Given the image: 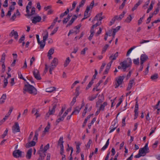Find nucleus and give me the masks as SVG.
Listing matches in <instances>:
<instances>
[{
  "mask_svg": "<svg viewBox=\"0 0 160 160\" xmlns=\"http://www.w3.org/2000/svg\"><path fill=\"white\" fill-rule=\"evenodd\" d=\"M107 105V103L106 102H104L102 104H101L100 106V108L102 110H103L104 109V107Z\"/></svg>",
  "mask_w": 160,
  "mask_h": 160,
  "instance_id": "nucleus-45",
  "label": "nucleus"
},
{
  "mask_svg": "<svg viewBox=\"0 0 160 160\" xmlns=\"http://www.w3.org/2000/svg\"><path fill=\"white\" fill-rule=\"evenodd\" d=\"M56 88L55 87H51L46 89V92H51L55 90Z\"/></svg>",
  "mask_w": 160,
  "mask_h": 160,
  "instance_id": "nucleus-31",
  "label": "nucleus"
},
{
  "mask_svg": "<svg viewBox=\"0 0 160 160\" xmlns=\"http://www.w3.org/2000/svg\"><path fill=\"white\" fill-rule=\"evenodd\" d=\"M54 52V49L53 48H51L48 51V54L52 55Z\"/></svg>",
  "mask_w": 160,
  "mask_h": 160,
  "instance_id": "nucleus-58",
  "label": "nucleus"
},
{
  "mask_svg": "<svg viewBox=\"0 0 160 160\" xmlns=\"http://www.w3.org/2000/svg\"><path fill=\"white\" fill-rule=\"evenodd\" d=\"M8 131V130L7 128L4 131L3 134L2 136V138H4L5 136L7 135Z\"/></svg>",
  "mask_w": 160,
  "mask_h": 160,
  "instance_id": "nucleus-59",
  "label": "nucleus"
},
{
  "mask_svg": "<svg viewBox=\"0 0 160 160\" xmlns=\"http://www.w3.org/2000/svg\"><path fill=\"white\" fill-rule=\"evenodd\" d=\"M119 102L116 105V108H118V107L122 103V98H120L119 99Z\"/></svg>",
  "mask_w": 160,
  "mask_h": 160,
  "instance_id": "nucleus-62",
  "label": "nucleus"
},
{
  "mask_svg": "<svg viewBox=\"0 0 160 160\" xmlns=\"http://www.w3.org/2000/svg\"><path fill=\"white\" fill-rule=\"evenodd\" d=\"M86 0H82L81 2H80L79 6H80V7H82L86 1Z\"/></svg>",
  "mask_w": 160,
  "mask_h": 160,
  "instance_id": "nucleus-60",
  "label": "nucleus"
},
{
  "mask_svg": "<svg viewBox=\"0 0 160 160\" xmlns=\"http://www.w3.org/2000/svg\"><path fill=\"white\" fill-rule=\"evenodd\" d=\"M70 62V60L69 58L68 57L66 58V59L65 60V61L64 62V67H67L68 65L69 64Z\"/></svg>",
  "mask_w": 160,
  "mask_h": 160,
  "instance_id": "nucleus-34",
  "label": "nucleus"
},
{
  "mask_svg": "<svg viewBox=\"0 0 160 160\" xmlns=\"http://www.w3.org/2000/svg\"><path fill=\"white\" fill-rule=\"evenodd\" d=\"M77 16L76 15H74L70 21L68 22V23L66 27H68L70 26L74 22L75 20L77 19Z\"/></svg>",
  "mask_w": 160,
  "mask_h": 160,
  "instance_id": "nucleus-16",
  "label": "nucleus"
},
{
  "mask_svg": "<svg viewBox=\"0 0 160 160\" xmlns=\"http://www.w3.org/2000/svg\"><path fill=\"white\" fill-rule=\"evenodd\" d=\"M11 34H12V36H14V38L16 39H17L18 38V32L17 31H15L14 30H13L11 32Z\"/></svg>",
  "mask_w": 160,
  "mask_h": 160,
  "instance_id": "nucleus-23",
  "label": "nucleus"
},
{
  "mask_svg": "<svg viewBox=\"0 0 160 160\" xmlns=\"http://www.w3.org/2000/svg\"><path fill=\"white\" fill-rule=\"evenodd\" d=\"M33 73L35 78L36 79L38 80H40L41 79L39 72L38 70L34 69L33 71Z\"/></svg>",
  "mask_w": 160,
  "mask_h": 160,
  "instance_id": "nucleus-6",
  "label": "nucleus"
},
{
  "mask_svg": "<svg viewBox=\"0 0 160 160\" xmlns=\"http://www.w3.org/2000/svg\"><path fill=\"white\" fill-rule=\"evenodd\" d=\"M81 109V108H80L79 106L76 107L74 108V111L72 112V115H76L78 114L80 111Z\"/></svg>",
  "mask_w": 160,
  "mask_h": 160,
  "instance_id": "nucleus-18",
  "label": "nucleus"
},
{
  "mask_svg": "<svg viewBox=\"0 0 160 160\" xmlns=\"http://www.w3.org/2000/svg\"><path fill=\"white\" fill-rule=\"evenodd\" d=\"M88 50V48H85L84 49H83L81 52V54H83L85 55V54L86 51Z\"/></svg>",
  "mask_w": 160,
  "mask_h": 160,
  "instance_id": "nucleus-64",
  "label": "nucleus"
},
{
  "mask_svg": "<svg viewBox=\"0 0 160 160\" xmlns=\"http://www.w3.org/2000/svg\"><path fill=\"white\" fill-rule=\"evenodd\" d=\"M81 26V25H79L76 26L74 28V29H77V31L74 30H70L68 34V36H69L70 35V34L72 33H75L76 34H77L79 32V29Z\"/></svg>",
  "mask_w": 160,
  "mask_h": 160,
  "instance_id": "nucleus-8",
  "label": "nucleus"
},
{
  "mask_svg": "<svg viewBox=\"0 0 160 160\" xmlns=\"http://www.w3.org/2000/svg\"><path fill=\"white\" fill-rule=\"evenodd\" d=\"M67 114L66 112H64L63 114L61 116H58V120H63L64 118L66 117Z\"/></svg>",
  "mask_w": 160,
  "mask_h": 160,
  "instance_id": "nucleus-33",
  "label": "nucleus"
},
{
  "mask_svg": "<svg viewBox=\"0 0 160 160\" xmlns=\"http://www.w3.org/2000/svg\"><path fill=\"white\" fill-rule=\"evenodd\" d=\"M98 95V94H97V95H95L94 96L89 97L88 98V99L90 101H93V100L97 98Z\"/></svg>",
  "mask_w": 160,
  "mask_h": 160,
  "instance_id": "nucleus-49",
  "label": "nucleus"
},
{
  "mask_svg": "<svg viewBox=\"0 0 160 160\" xmlns=\"http://www.w3.org/2000/svg\"><path fill=\"white\" fill-rule=\"evenodd\" d=\"M124 72L125 71L126 69L129 67V64H128L126 61H124L120 63Z\"/></svg>",
  "mask_w": 160,
  "mask_h": 160,
  "instance_id": "nucleus-11",
  "label": "nucleus"
},
{
  "mask_svg": "<svg viewBox=\"0 0 160 160\" xmlns=\"http://www.w3.org/2000/svg\"><path fill=\"white\" fill-rule=\"evenodd\" d=\"M12 132L14 133L20 132V127L18 122L15 123L14 125L12 127Z\"/></svg>",
  "mask_w": 160,
  "mask_h": 160,
  "instance_id": "nucleus-4",
  "label": "nucleus"
},
{
  "mask_svg": "<svg viewBox=\"0 0 160 160\" xmlns=\"http://www.w3.org/2000/svg\"><path fill=\"white\" fill-rule=\"evenodd\" d=\"M118 52H116V53L114 54H112L109 57V59H111V61H112V62L113 60H116L118 56Z\"/></svg>",
  "mask_w": 160,
  "mask_h": 160,
  "instance_id": "nucleus-15",
  "label": "nucleus"
},
{
  "mask_svg": "<svg viewBox=\"0 0 160 160\" xmlns=\"http://www.w3.org/2000/svg\"><path fill=\"white\" fill-rule=\"evenodd\" d=\"M158 77V75L157 73H155L152 75L151 77V79L152 81H156Z\"/></svg>",
  "mask_w": 160,
  "mask_h": 160,
  "instance_id": "nucleus-29",
  "label": "nucleus"
},
{
  "mask_svg": "<svg viewBox=\"0 0 160 160\" xmlns=\"http://www.w3.org/2000/svg\"><path fill=\"white\" fill-rule=\"evenodd\" d=\"M150 0H148V1L146 2L145 4L143 6V8L144 9H146L147 8V6L150 3Z\"/></svg>",
  "mask_w": 160,
  "mask_h": 160,
  "instance_id": "nucleus-48",
  "label": "nucleus"
},
{
  "mask_svg": "<svg viewBox=\"0 0 160 160\" xmlns=\"http://www.w3.org/2000/svg\"><path fill=\"white\" fill-rule=\"evenodd\" d=\"M25 39V35H22L21 38L19 39L18 42L19 43L22 42V41H24Z\"/></svg>",
  "mask_w": 160,
  "mask_h": 160,
  "instance_id": "nucleus-55",
  "label": "nucleus"
},
{
  "mask_svg": "<svg viewBox=\"0 0 160 160\" xmlns=\"http://www.w3.org/2000/svg\"><path fill=\"white\" fill-rule=\"evenodd\" d=\"M88 104H86V107L84 109L83 111V112L82 114V117H84L85 116L86 114L87 113V110L88 109Z\"/></svg>",
  "mask_w": 160,
  "mask_h": 160,
  "instance_id": "nucleus-41",
  "label": "nucleus"
},
{
  "mask_svg": "<svg viewBox=\"0 0 160 160\" xmlns=\"http://www.w3.org/2000/svg\"><path fill=\"white\" fill-rule=\"evenodd\" d=\"M32 149V148L29 149L27 151L26 157L27 159H30L31 158Z\"/></svg>",
  "mask_w": 160,
  "mask_h": 160,
  "instance_id": "nucleus-17",
  "label": "nucleus"
},
{
  "mask_svg": "<svg viewBox=\"0 0 160 160\" xmlns=\"http://www.w3.org/2000/svg\"><path fill=\"white\" fill-rule=\"evenodd\" d=\"M138 102L137 101L136 102V104H135V106L134 109V119H136L137 118L138 116Z\"/></svg>",
  "mask_w": 160,
  "mask_h": 160,
  "instance_id": "nucleus-12",
  "label": "nucleus"
},
{
  "mask_svg": "<svg viewBox=\"0 0 160 160\" xmlns=\"http://www.w3.org/2000/svg\"><path fill=\"white\" fill-rule=\"evenodd\" d=\"M41 18L40 16H36L34 17L32 19V23L34 24H36L37 22H40L41 20Z\"/></svg>",
  "mask_w": 160,
  "mask_h": 160,
  "instance_id": "nucleus-14",
  "label": "nucleus"
},
{
  "mask_svg": "<svg viewBox=\"0 0 160 160\" xmlns=\"http://www.w3.org/2000/svg\"><path fill=\"white\" fill-rule=\"evenodd\" d=\"M58 28V27H57L55 28L54 30H53L52 32L50 34L51 36H52L54 34H55L57 31Z\"/></svg>",
  "mask_w": 160,
  "mask_h": 160,
  "instance_id": "nucleus-46",
  "label": "nucleus"
},
{
  "mask_svg": "<svg viewBox=\"0 0 160 160\" xmlns=\"http://www.w3.org/2000/svg\"><path fill=\"white\" fill-rule=\"evenodd\" d=\"M132 19V18L131 15H129L125 20L124 22L127 23H130Z\"/></svg>",
  "mask_w": 160,
  "mask_h": 160,
  "instance_id": "nucleus-32",
  "label": "nucleus"
},
{
  "mask_svg": "<svg viewBox=\"0 0 160 160\" xmlns=\"http://www.w3.org/2000/svg\"><path fill=\"white\" fill-rule=\"evenodd\" d=\"M125 78V76H119L117 80V83H118V85H117L115 87V88H118L120 85L122 83V82L123 81V80Z\"/></svg>",
  "mask_w": 160,
  "mask_h": 160,
  "instance_id": "nucleus-9",
  "label": "nucleus"
},
{
  "mask_svg": "<svg viewBox=\"0 0 160 160\" xmlns=\"http://www.w3.org/2000/svg\"><path fill=\"white\" fill-rule=\"evenodd\" d=\"M145 17V15H144L141 18H140L138 21V25H140L142 22L143 20Z\"/></svg>",
  "mask_w": 160,
  "mask_h": 160,
  "instance_id": "nucleus-43",
  "label": "nucleus"
},
{
  "mask_svg": "<svg viewBox=\"0 0 160 160\" xmlns=\"http://www.w3.org/2000/svg\"><path fill=\"white\" fill-rule=\"evenodd\" d=\"M117 127V125L115 127H114L113 124L110 127V128L111 129V130L109 131V133H111L113 132L116 129Z\"/></svg>",
  "mask_w": 160,
  "mask_h": 160,
  "instance_id": "nucleus-38",
  "label": "nucleus"
},
{
  "mask_svg": "<svg viewBox=\"0 0 160 160\" xmlns=\"http://www.w3.org/2000/svg\"><path fill=\"white\" fill-rule=\"evenodd\" d=\"M6 54L4 52H3L1 58L0 60V62L2 63H4L5 59Z\"/></svg>",
  "mask_w": 160,
  "mask_h": 160,
  "instance_id": "nucleus-35",
  "label": "nucleus"
},
{
  "mask_svg": "<svg viewBox=\"0 0 160 160\" xmlns=\"http://www.w3.org/2000/svg\"><path fill=\"white\" fill-rule=\"evenodd\" d=\"M109 140L110 139L109 138L107 140L104 146L101 149V151H104L108 147L109 143Z\"/></svg>",
  "mask_w": 160,
  "mask_h": 160,
  "instance_id": "nucleus-26",
  "label": "nucleus"
},
{
  "mask_svg": "<svg viewBox=\"0 0 160 160\" xmlns=\"http://www.w3.org/2000/svg\"><path fill=\"white\" fill-rule=\"evenodd\" d=\"M22 152L19 150H15L13 152V155L14 158H18L22 157Z\"/></svg>",
  "mask_w": 160,
  "mask_h": 160,
  "instance_id": "nucleus-5",
  "label": "nucleus"
},
{
  "mask_svg": "<svg viewBox=\"0 0 160 160\" xmlns=\"http://www.w3.org/2000/svg\"><path fill=\"white\" fill-rule=\"evenodd\" d=\"M49 145L48 143L44 147L43 150V153H45L49 149Z\"/></svg>",
  "mask_w": 160,
  "mask_h": 160,
  "instance_id": "nucleus-39",
  "label": "nucleus"
},
{
  "mask_svg": "<svg viewBox=\"0 0 160 160\" xmlns=\"http://www.w3.org/2000/svg\"><path fill=\"white\" fill-rule=\"evenodd\" d=\"M52 108H49L48 112L45 115V118L47 119L51 115H53L55 112V110L56 108L57 105L56 104H52Z\"/></svg>",
  "mask_w": 160,
  "mask_h": 160,
  "instance_id": "nucleus-2",
  "label": "nucleus"
},
{
  "mask_svg": "<svg viewBox=\"0 0 160 160\" xmlns=\"http://www.w3.org/2000/svg\"><path fill=\"white\" fill-rule=\"evenodd\" d=\"M160 10V7L159 6H158L157 8H156L154 11L153 12V13L155 15H156L159 12Z\"/></svg>",
  "mask_w": 160,
  "mask_h": 160,
  "instance_id": "nucleus-50",
  "label": "nucleus"
},
{
  "mask_svg": "<svg viewBox=\"0 0 160 160\" xmlns=\"http://www.w3.org/2000/svg\"><path fill=\"white\" fill-rule=\"evenodd\" d=\"M77 98V97H76V96L75 97H74V98H73L72 101V102H71V103H70V105L71 106H73L74 104L76 102V99Z\"/></svg>",
  "mask_w": 160,
  "mask_h": 160,
  "instance_id": "nucleus-53",
  "label": "nucleus"
},
{
  "mask_svg": "<svg viewBox=\"0 0 160 160\" xmlns=\"http://www.w3.org/2000/svg\"><path fill=\"white\" fill-rule=\"evenodd\" d=\"M50 124L49 122H48V125L44 129V130L43 131L44 132H48V130L50 128Z\"/></svg>",
  "mask_w": 160,
  "mask_h": 160,
  "instance_id": "nucleus-36",
  "label": "nucleus"
},
{
  "mask_svg": "<svg viewBox=\"0 0 160 160\" xmlns=\"http://www.w3.org/2000/svg\"><path fill=\"white\" fill-rule=\"evenodd\" d=\"M35 8L33 7L32 8L31 12V13L30 14L28 15L29 16H31L33 15L35 13Z\"/></svg>",
  "mask_w": 160,
  "mask_h": 160,
  "instance_id": "nucleus-54",
  "label": "nucleus"
},
{
  "mask_svg": "<svg viewBox=\"0 0 160 160\" xmlns=\"http://www.w3.org/2000/svg\"><path fill=\"white\" fill-rule=\"evenodd\" d=\"M92 143V141L91 139H90L87 143V144L86 145V147L88 148H89L90 145L91 143Z\"/></svg>",
  "mask_w": 160,
  "mask_h": 160,
  "instance_id": "nucleus-61",
  "label": "nucleus"
},
{
  "mask_svg": "<svg viewBox=\"0 0 160 160\" xmlns=\"http://www.w3.org/2000/svg\"><path fill=\"white\" fill-rule=\"evenodd\" d=\"M136 47L135 46H133L130 49H129V50L127 52L126 55L127 56H129L130 54L131 53L132 51Z\"/></svg>",
  "mask_w": 160,
  "mask_h": 160,
  "instance_id": "nucleus-40",
  "label": "nucleus"
},
{
  "mask_svg": "<svg viewBox=\"0 0 160 160\" xmlns=\"http://www.w3.org/2000/svg\"><path fill=\"white\" fill-rule=\"evenodd\" d=\"M112 63V61H110V62H109L107 64V65L106 66V68H108L109 69H110V68L111 66V64Z\"/></svg>",
  "mask_w": 160,
  "mask_h": 160,
  "instance_id": "nucleus-63",
  "label": "nucleus"
},
{
  "mask_svg": "<svg viewBox=\"0 0 160 160\" xmlns=\"http://www.w3.org/2000/svg\"><path fill=\"white\" fill-rule=\"evenodd\" d=\"M38 153L39 155L37 160H43L45 158V157L46 156V154L45 153H43L41 152H38Z\"/></svg>",
  "mask_w": 160,
  "mask_h": 160,
  "instance_id": "nucleus-20",
  "label": "nucleus"
},
{
  "mask_svg": "<svg viewBox=\"0 0 160 160\" xmlns=\"http://www.w3.org/2000/svg\"><path fill=\"white\" fill-rule=\"evenodd\" d=\"M142 2V1L141 0H139L138 2L136 3L134 6V7L132 8V11H134V10H136L138 7L141 4Z\"/></svg>",
  "mask_w": 160,
  "mask_h": 160,
  "instance_id": "nucleus-19",
  "label": "nucleus"
},
{
  "mask_svg": "<svg viewBox=\"0 0 160 160\" xmlns=\"http://www.w3.org/2000/svg\"><path fill=\"white\" fill-rule=\"evenodd\" d=\"M69 12V9L68 8L67 9L66 11H65L63 13H62L60 16V18H62L64 16H66Z\"/></svg>",
  "mask_w": 160,
  "mask_h": 160,
  "instance_id": "nucleus-30",
  "label": "nucleus"
},
{
  "mask_svg": "<svg viewBox=\"0 0 160 160\" xmlns=\"http://www.w3.org/2000/svg\"><path fill=\"white\" fill-rule=\"evenodd\" d=\"M89 11V9L88 8H86V10L84 12V16L85 17H89V16H88V13Z\"/></svg>",
  "mask_w": 160,
  "mask_h": 160,
  "instance_id": "nucleus-52",
  "label": "nucleus"
},
{
  "mask_svg": "<svg viewBox=\"0 0 160 160\" xmlns=\"http://www.w3.org/2000/svg\"><path fill=\"white\" fill-rule=\"evenodd\" d=\"M39 44L40 45V49H42L43 48L45 45V42L42 40L41 41H39V42H38Z\"/></svg>",
  "mask_w": 160,
  "mask_h": 160,
  "instance_id": "nucleus-27",
  "label": "nucleus"
},
{
  "mask_svg": "<svg viewBox=\"0 0 160 160\" xmlns=\"http://www.w3.org/2000/svg\"><path fill=\"white\" fill-rule=\"evenodd\" d=\"M27 84H25L23 89V93H25L26 92L33 95H36L37 93V89L33 86L30 84L28 82H26Z\"/></svg>",
  "mask_w": 160,
  "mask_h": 160,
  "instance_id": "nucleus-1",
  "label": "nucleus"
},
{
  "mask_svg": "<svg viewBox=\"0 0 160 160\" xmlns=\"http://www.w3.org/2000/svg\"><path fill=\"white\" fill-rule=\"evenodd\" d=\"M102 12H101L100 13H99V14H97L96 16L94 18V20H98V18H100V17L102 16Z\"/></svg>",
  "mask_w": 160,
  "mask_h": 160,
  "instance_id": "nucleus-44",
  "label": "nucleus"
},
{
  "mask_svg": "<svg viewBox=\"0 0 160 160\" xmlns=\"http://www.w3.org/2000/svg\"><path fill=\"white\" fill-rule=\"evenodd\" d=\"M79 89H80V87H77L76 89L75 94H76V97H77L79 95Z\"/></svg>",
  "mask_w": 160,
  "mask_h": 160,
  "instance_id": "nucleus-51",
  "label": "nucleus"
},
{
  "mask_svg": "<svg viewBox=\"0 0 160 160\" xmlns=\"http://www.w3.org/2000/svg\"><path fill=\"white\" fill-rule=\"evenodd\" d=\"M75 143H76V149L77 151H76V153L78 154L80 152V146L81 145V143L79 142H78L77 143L76 142H75Z\"/></svg>",
  "mask_w": 160,
  "mask_h": 160,
  "instance_id": "nucleus-25",
  "label": "nucleus"
},
{
  "mask_svg": "<svg viewBox=\"0 0 160 160\" xmlns=\"http://www.w3.org/2000/svg\"><path fill=\"white\" fill-rule=\"evenodd\" d=\"M63 137H60L58 142V145L60 146V151H64L63 146L64 141H63Z\"/></svg>",
  "mask_w": 160,
  "mask_h": 160,
  "instance_id": "nucleus-10",
  "label": "nucleus"
},
{
  "mask_svg": "<svg viewBox=\"0 0 160 160\" xmlns=\"http://www.w3.org/2000/svg\"><path fill=\"white\" fill-rule=\"evenodd\" d=\"M58 64V59L57 58H55L51 62L50 67L55 68Z\"/></svg>",
  "mask_w": 160,
  "mask_h": 160,
  "instance_id": "nucleus-7",
  "label": "nucleus"
},
{
  "mask_svg": "<svg viewBox=\"0 0 160 160\" xmlns=\"http://www.w3.org/2000/svg\"><path fill=\"white\" fill-rule=\"evenodd\" d=\"M139 152L142 156L145 155L146 154L149 152V149L148 147V144L146 143L144 147L139 149Z\"/></svg>",
  "mask_w": 160,
  "mask_h": 160,
  "instance_id": "nucleus-3",
  "label": "nucleus"
},
{
  "mask_svg": "<svg viewBox=\"0 0 160 160\" xmlns=\"http://www.w3.org/2000/svg\"><path fill=\"white\" fill-rule=\"evenodd\" d=\"M6 98V94H3L1 98L0 99V103H3L4 102V100H5Z\"/></svg>",
  "mask_w": 160,
  "mask_h": 160,
  "instance_id": "nucleus-28",
  "label": "nucleus"
},
{
  "mask_svg": "<svg viewBox=\"0 0 160 160\" xmlns=\"http://www.w3.org/2000/svg\"><path fill=\"white\" fill-rule=\"evenodd\" d=\"M133 63L134 64L138 65L139 63V58H137V59H134L133 60Z\"/></svg>",
  "mask_w": 160,
  "mask_h": 160,
  "instance_id": "nucleus-57",
  "label": "nucleus"
},
{
  "mask_svg": "<svg viewBox=\"0 0 160 160\" xmlns=\"http://www.w3.org/2000/svg\"><path fill=\"white\" fill-rule=\"evenodd\" d=\"M93 83V80H92L88 85V86L86 88V89L87 90L90 88L92 85Z\"/></svg>",
  "mask_w": 160,
  "mask_h": 160,
  "instance_id": "nucleus-47",
  "label": "nucleus"
},
{
  "mask_svg": "<svg viewBox=\"0 0 160 160\" xmlns=\"http://www.w3.org/2000/svg\"><path fill=\"white\" fill-rule=\"evenodd\" d=\"M134 83V80L132 79L130 80L128 84V87L127 90L129 91L132 86V84Z\"/></svg>",
  "mask_w": 160,
  "mask_h": 160,
  "instance_id": "nucleus-22",
  "label": "nucleus"
},
{
  "mask_svg": "<svg viewBox=\"0 0 160 160\" xmlns=\"http://www.w3.org/2000/svg\"><path fill=\"white\" fill-rule=\"evenodd\" d=\"M36 142L34 141H32L29 142L26 144V147L29 148L31 147L34 146L35 145Z\"/></svg>",
  "mask_w": 160,
  "mask_h": 160,
  "instance_id": "nucleus-21",
  "label": "nucleus"
},
{
  "mask_svg": "<svg viewBox=\"0 0 160 160\" xmlns=\"http://www.w3.org/2000/svg\"><path fill=\"white\" fill-rule=\"evenodd\" d=\"M3 82H4V84L3 87L4 88H5L6 87V86H7V84L8 83V80L7 79V78H4V79L3 80Z\"/></svg>",
  "mask_w": 160,
  "mask_h": 160,
  "instance_id": "nucleus-56",
  "label": "nucleus"
},
{
  "mask_svg": "<svg viewBox=\"0 0 160 160\" xmlns=\"http://www.w3.org/2000/svg\"><path fill=\"white\" fill-rule=\"evenodd\" d=\"M148 58V57L147 55L145 54H142L140 57V63L141 64H143Z\"/></svg>",
  "mask_w": 160,
  "mask_h": 160,
  "instance_id": "nucleus-13",
  "label": "nucleus"
},
{
  "mask_svg": "<svg viewBox=\"0 0 160 160\" xmlns=\"http://www.w3.org/2000/svg\"><path fill=\"white\" fill-rule=\"evenodd\" d=\"M43 40L44 42H46L48 37V32L46 31L45 32L44 34H43Z\"/></svg>",
  "mask_w": 160,
  "mask_h": 160,
  "instance_id": "nucleus-24",
  "label": "nucleus"
},
{
  "mask_svg": "<svg viewBox=\"0 0 160 160\" xmlns=\"http://www.w3.org/2000/svg\"><path fill=\"white\" fill-rule=\"evenodd\" d=\"M109 45L108 44H106L103 48L102 51V53H104L107 50L108 48V47Z\"/></svg>",
  "mask_w": 160,
  "mask_h": 160,
  "instance_id": "nucleus-42",
  "label": "nucleus"
},
{
  "mask_svg": "<svg viewBox=\"0 0 160 160\" xmlns=\"http://www.w3.org/2000/svg\"><path fill=\"white\" fill-rule=\"evenodd\" d=\"M94 4V1L93 0L91 3H90L89 6H87L86 8H89V11L90 9H92L93 7Z\"/></svg>",
  "mask_w": 160,
  "mask_h": 160,
  "instance_id": "nucleus-37",
  "label": "nucleus"
}]
</instances>
